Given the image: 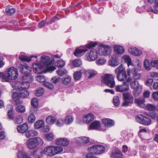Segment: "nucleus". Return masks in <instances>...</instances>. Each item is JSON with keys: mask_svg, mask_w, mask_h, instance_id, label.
Segmentation results:
<instances>
[{"mask_svg": "<svg viewBox=\"0 0 158 158\" xmlns=\"http://www.w3.org/2000/svg\"><path fill=\"white\" fill-rule=\"evenodd\" d=\"M22 81L20 82L14 81L11 84L13 88L18 92H14V97L18 95L23 98H27L29 92L27 89L30 87V83L32 81V77L30 76H23Z\"/></svg>", "mask_w": 158, "mask_h": 158, "instance_id": "f257e3e1", "label": "nucleus"}, {"mask_svg": "<svg viewBox=\"0 0 158 158\" xmlns=\"http://www.w3.org/2000/svg\"><path fill=\"white\" fill-rule=\"evenodd\" d=\"M18 76V71L14 67H11L6 71L5 74L0 72V79L3 82H8L11 80L17 79Z\"/></svg>", "mask_w": 158, "mask_h": 158, "instance_id": "f03ea898", "label": "nucleus"}, {"mask_svg": "<svg viewBox=\"0 0 158 158\" xmlns=\"http://www.w3.org/2000/svg\"><path fill=\"white\" fill-rule=\"evenodd\" d=\"M40 64L48 71H53L56 69L54 65V61L51 60L49 57L45 55L42 56L40 59Z\"/></svg>", "mask_w": 158, "mask_h": 158, "instance_id": "7ed1b4c3", "label": "nucleus"}, {"mask_svg": "<svg viewBox=\"0 0 158 158\" xmlns=\"http://www.w3.org/2000/svg\"><path fill=\"white\" fill-rule=\"evenodd\" d=\"M63 151L62 148L57 146H51L45 147L44 150V154L47 156H53Z\"/></svg>", "mask_w": 158, "mask_h": 158, "instance_id": "20e7f679", "label": "nucleus"}, {"mask_svg": "<svg viewBox=\"0 0 158 158\" xmlns=\"http://www.w3.org/2000/svg\"><path fill=\"white\" fill-rule=\"evenodd\" d=\"M43 143V140L40 138L35 137L28 139L27 141L26 145L28 148L33 149L38 145H42Z\"/></svg>", "mask_w": 158, "mask_h": 158, "instance_id": "39448f33", "label": "nucleus"}, {"mask_svg": "<svg viewBox=\"0 0 158 158\" xmlns=\"http://www.w3.org/2000/svg\"><path fill=\"white\" fill-rule=\"evenodd\" d=\"M98 44L97 42H90L86 44V48H77L74 53V55L77 57H79L83 55L87 51V48H90L95 47Z\"/></svg>", "mask_w": 158, "mask_h": 158, "instance_id": "423d86ee", "label": "nucleus"}, {"mask_svg": "<svg viewBox=\"0 0 158 158\" xmlns=\"http://www.w3.org/2000/svg\"><path fill=\"white\" fill-rule=\"evenodd\" d=\"M103 82L110 88H113L115 85L114 76L112 74H106L102 77Z\"/></svg>", "mask_w": 158, "mask_h": 158, "instance_id": "0eeeda50", "label": "nucleus"}, {"mask_svg": "<svg viewBox=\"0 0 158 158\" xmlns=\"http://www.w3.org/2000/svg\"><path fill=\"white\" fill-rule=\"evenodd\" d=\"M105 150L104 146L99 144L94 145L89 147L88 152L92 154L98 155L103 152Z\"/></svg>", "mask_w": 158, "mask_h": 158, "instance_id": "6e6552de", "label": "nucleus"}, {"mask_svg": "<svg viewBox=\"0 0 158 158\" xmlns=\"http://www.w3.org/2000/svg\"><path fill=\"white\" fill-rule=\"evenodd\" d=\"M130 86L132 89H135L133 92L134 96H138L141 92L142 85H139L138 81L134 80L131 82Z\"/></svg>", "mask_w": 158, "mask_h": 158, "instance_id": "1a4fd4ad", "label": "nucleus"}, {"mask_svg": "<svg viewBox=\"0 0 158 158\" xmlns=\"http://www.w3.org/2000/svg\"><path fill=\"white\" fill-rule=\"evenodd\" d=\"M136 120L139 123L145 125H149L151 123V119L142 114H139L136 117Z\"/></svg>", "mask_w": 158, "mask_h": 158, "instance_id": "9d476101", "label": "nucleus"}, {"mask_svg": "<svg viewBox=\"0 0 158 158\" xmlns=\"http://www.w3.org/2000/svg\"><path fill=\"white\" fill-rule=\"evenodd\" d=\"M86 58L87 60L91 61L95 60L98 57V52L94 49H91L86 54Z\"/></svg>", "mask_w": 158, "mask_h": 158, "instance_id": "9b49d317", "label": "nucleus"}, {"mask_svg": "<svg viewBox=\"0 0 158 158\" xmlns=\"http://www.w3.org/2000/svg\"><path fill=\"white\" fill-rule=\"evenodd\" d=\"M111 50L110 47L105 45H101L99 47L98 53L101 55L106 56L111 53Z\"/></svg>", "mask_w": 158, "mask_h": 158, "instance_id": "f8f14e48", "label": "nucleus"}, {"mask_svg": "<svg viewBox=\"0 0 158 158\" xmlns=\"http://www.w3.org/2000/svg\"><path fill=\"white\" fill-rule=\"evenodd\" d=\"M20 69V72L26 74L24 76H31L32 77H33L30 74V73L31 71V68L28 66L27 64H24L23 65L22 64H21V66L19 67Z\"/></svg>", "mask_w": 158, "mask_h": 158, "instance_id": "ddd939ff", "label": "nucleus"}, {"mask_svg": "<svg viewBox=\"0 0 158 158\" xmlns=\"http://www.w3.org/2000/svg\"><path fill=\"white\" fill-rule=\"evenodd\" d=\"M32 66L34 72L36 73H42L44 70H46L44 67L40 63H34L33 64Z\"/></svg>", "mask_w": 158, "mask_h": 158, "instance_id": "4468645a", "label": "nucleus"}, {"mask_svg": "<svg viewBox=\"0 0 158 158\" xmlns=\"http://www.w3.org/2000/svg\"><path fill=\"white\" fill-rule=\"evenodd\" d=\"M127 73L128 76L131 77L135 80L138 79L140 76V73H138L135 68H133L131 70H127Z\"/></svg>", "mask_w": 158, "mask_h": 158, "instance_id": "2eb2a0df", "label": "nucleus"}, {"mask_svg": "<svg viewBox=\"0 0 158 158\" xmlns=\"http://www.w3.org/2000/svg\"><path fill=\"white\" fill-rule=\"evenodd\" d=\"M110 156L112 158H124L120 150L117 148L113 150L110 153Z\"/></svg>", "mask_w": 158, "mask_h": 158, "instance_id": "dca6fc26", "label": "nucleus"}, {"mask_svg": "<svg viewBox=\"0 0 158 158\" xmlns=\"http://www.w3.org/2000/svg\"><path fill=\"white\" fill-rule=\"evenodd\" d=\"M115 88L116 91L120 92L127 91L129 89L128 85L126 82H124L122 85L116 86Z\"/></svg>", "mask_w": 158, "mask_h": 158, "instance_id": "f3484780", "label": "nucleus"}, {"mask_svg": "<svg viewBox=\"0 0 158 158\" xmlns=\"http://www.w3.org/2000/svg\"><path fill=\"white\" fill-rule=\"evenodd\" d=\"M118 57V56L117 54L113 55L112 56V59L109 62V65L113 67L118 66L119 64Z\"/></svg>", "mask_w": 158, "mask_h": 158, "instance_id": "a211bd4d", "label": "nucleus"}, {"mask_svg": "<svg viewBox=\"0 0 158 158\" xmlns=\"http://www.w3.org/2000/svg\"><path fill=\"white\" fill-rule=\"evenodd\" d=\"M69 142V141L67 138H63L58 139L56 140V143L57 145L66 146Z\"/></svg>", "mask_w": 158, "mask_h": 158, "instance_id": "6ab92c4d", "label": "nucleus"}, {"mask_svg": "<svg viewBox=\"0 0 158 158\" xmlns=\"http://www.w3.org/2000/svg\"><path fill=\"white\" fill-rule=\"evenodd\" d=\"M28 129V124L26 123H24L22 125L17 126V129L18 132L20 133H24Z\"/></svg>", "mask_w": 158, "mask_h": 158, "instance_id": "aec40b11", "label": "nucleus"}, {"mask_svg": "<svg viewBox=\"0 0 158 158\" xmlns=\"http://www.w3.org/2000/svg\"><path fill=\"white\" fill-rule=\"evenodd\" d=\"M102 123L106 127H109L114 124V121L109 118H104L102 120Z\"/></svg>", "mask_w": 158, "mask_h": 158, "instance_id": "412c9836", "label": "nucleus"}, {"mask_svg": "<svg viewBox=\"0 0 158 158\" xmlns=\"http://www.w3.org/2000/svg\"><path fill=\"white\" fill-rule=\"evenodd\" d=\"M128 51L131 54L134 56H138L142 53L141 51L135 48H130L128 49Z\"/></svg>", "mask_w": 158, "mask_h": 158, "instance_id": "4be33fe9", "label": "nucleus"}, {"mask_svg": "<svg viewBox=\"0 0 158 158\" xmlns=\"http://www.w3.org/2000/svg\"><path fill=\"white\" fill-rule=\"evenodd\" d=\"M94 117L92 114L89 113L84 115L83 117V120L85 123H89L93 120Z\"/></svg>", "mask_w": 158, "mask_h": 158, "instance_id": "5701e85b", "label": "nucleus"}, {"mask_svg": "<svg viewBox=\"0 0 158 158\" xmlns=\"http://www.w3.org/2000/svg\"><path fill=\"white\" fill-rule=\"evenodd\" d=\"M145 99L142 98L136 99L134 101L135 103L137 104L138 106L141 108H144L145 107Z\"/></svg>", "mask_w": 158, "mask_h": 158, "instance_id": "b1692460", "label": "nucleus"}, {"mask_svg": "<svg viewBox=\"0 0 158 158\" xmlns=\"http://www.w3.org/2000/svg\"><path fill=\"white\" fill-rule=\"evenodd\" d=\"M114 52L116 54H123L124 52L123 48L120 45H116L114 46Z\"/></svg>", "mask_w": 158, "mask_h": 158, "instance_id": "393cba45", "label": "nucleus"}, {"mask_svg": "<svg viewBox=\"0 0 158 158\" xmlns=\"http://www.w3.org/2000/svg\"><path fill=\"white\" fill-rule=\"evenodd\" d=\"M17 156L18 158H32L29 154L24 151H19Z\"/></svg>", "mask_w": 158, "mask_h": 158, "instance_id": "a878e982", "label": "nucleus"}, {"mask_svg": "<svg viewBox=\"0 0 158 158\" xmlns=\"http://www.w3.org/2000/svg\"><path fill=\"white\" fill-rule=\"evenodd\" d=\"M100 126V122L99 121H95L91 124L89 127V129L97 130L99 128Z\"/></svg>", "mask_w": 158, "mask_h": 158, "instance_id": "bb28decb", "label": "nucleus"}, {"mask_svg": "<svg viewBox=\"0 0 158 158\" xmlns=\"http://www.w3.org/2000/svg\"><path fill=\"white\" fill-rule=\"evenodd\" d=\"M38 134L37 131L33 130H29L25 133L26 136L27 138L37 136Z\"/></svg>", "mask_w": 158, "mask_h": 158, "instance_id": "cd10ccee", "label": "nucleus"}, {"mask_svg": "<svg viewBox=\"0 0 158 158\" xmlns=\"http://www.w3.org/2000/svg\"><path fill=\"white\" fill-rule=\"evenodd\" d=\"M44 154V151L41 149H38L35 150L33 152V155L36 158H41Z\"/></svg>", "mask_w": 158, "mask_h": 158, "instance_id": "c85d7f7f", "label": "nucleus"}, {"mask_svg": "<svg viewBox=\"0 0 158 158\" xmlns=\"http://www.w3.org/2000/svg\"><path fill=\"white\" fill-rule=\"evenodd\" d=\"M127 78L126 72L116 75V78L118 81H126Z\"/></svg>", "mask_w": 158, "mask_h": 158, "instance_id": "c756f323", "label": "nucleus"}, {"mask_svg": "<svg viewBox=\"0 0 158 158\" xmlns=\"http://www.w3.org/2000/svg\"><path fill=\"white\" fill-rule=\"evenodd\" d=\"M122 59L125 62L127 63V66L129 67L130 65L133 66V64L131 62V60L130 56L127 55H125L122 57Z\"/></svg>", "mask_w": 158, "mask_h": 158, "instance_id": "7c9ffc66", "label": "nucleus"}, {"mask_svg": "<svg viewBox=\"0 0 158 158\" xmlns=\"http://www.w3.org/2000/svg\"><path fill=\"white\" fill-rule=\"evenodd\" d=\"M45 123L43 120H38L34 123V127L35 129H39L43 127Z\"/></svg>", "mask_w": 158, "mask_h": 158, "instance_id": "2f4dec72", "label": "nucleus"}, {"mask_svg": "<svg viewBox=\"0 0 158 158\" xmlns=\"http://www.w3.org/2000/svg\"><path fill=\"white\" fill-rule=\"evenodd\" d=\"M126 72L125 69L122 64L119 65L115 70V73L116 75Z\"/></svg>", "mask_w": 158, "mask_h": 158, "instance_id": "473e14b6", "label": "nucleus"}, {"mask_svg": "<svg viewBox=\"0 0 158 158\" xmlns=\"http://www.w3.org/2000/svg\"><path fill=\"white\" fill-rule=\"evenodd\" d=\"M123 99H127L134 102V98L131 93L127 92L123 94Z\"/></svg>", "mask_w": 158, "mask_h": 158, "instance_id": "72a5a7b5", "label": "nucleus"}, {"mask_svg": "<svg viewBox=\"0 0 158 158\" xmlns=\"http://www.w3.org/2000/svg\"><path fill=\"white\" fill-rule=\"evenodd\" d=\"M85 70L82 69L80 71L75 72L74 74V79L77 80L80 79L82 73H85Z\"/></svg>", "mask_w": 158, "mask_h": 158, "instance_id": "f704fd0d", "label": "nucleus"}, {"mask_svg": "<svg viewBox=\"0 0 158 158\" xmlns=\"http://www.w3.org/2000/svg\"><path fill=\"white\" fill-rule=\"evenodd\" d=\"M46 121L48 124H53L55 123L56 118L53 116H49L46 118Z\"/></svg>", "mask_w": 158, "mask_h": 158, "instance_id": "c9c22d12", "label": "nucleus"}, {"mask_svg": "<svg viewBox=\"0 0 158 158\" xmlns=\"http://www.w3.org/2000/svg\"><path fill=\"white\" fill-rule=\"evenodd\" d=\"M14 122L16 124H19L22 123L23 121V118L22 115H20L15 117L13 118Z\"/></svg>", "mask_w": 158, "mask_h": 158, "instance_id": "e433bc0d", "label": "nucleus"}, {"mask_svg": "<svg viewBox=\"0 0 158 158\" xmlns=\"http://www.w3.org/2000/svg\"><path fill=\"white\" fill-rule=\"evenodd\" d=\"M151 11L154 13H158V0H155L154 5L151 8Z\"/></svg>", "mask_w": 158, "mask_h": 158, "instance_id": "4c0bfd02", "label": "nucleus"}, {"mask_svg": "<svg viewBox=\"0 0 158 158\" xmlns=\"http://www.w3.org/2000/svg\"><path fill=\"white\" fill-rule=\"evenodd\" d=\"M33 57H35L37 58L36 56H31V57H29L24 55H21L19 56V58L20 60L22 61H27L29 62L31 60V58Z\"/></svg>", "mask_w": 158, "mask_h": 158, "instance_id": "58836bf2", "label": "nucleus"}, {"mask_svg": "<svg viewBox=\"0 0 158 158\" xmlns=\"http://www.w3.org/2000/svg\"><path fill=\"white\" fill-rule=\"evenodd\" d=\"M85 73L86 74H89V77L90 78L95 76L97 74V73L96 71L92 69H89L86 71L85 70Z\"/></svg>", "mask_w": 158, "mask_h": 158, "instance_id": "ea45409f", "label": "nucleus"}, {"mask_svg": "<svg viewBox=\"0 0 158 158\" xmlns=\"http://www.w3.org/2000/svg\"><path fill=\"white\" fill-rule=\"evenodd\" d=\"M18 96H15V97H14V93L12 95V98L15 102L16 105L21 104L23 103V101L19 100V98H21Z\"/></svg>", "mask_w": 158, "mask_h": 158, "instance_id": "a19ab883", "label": "nucleus"}, {"mask_svg": "<svg viewBox=\"0 0 158 158\" xmlns=\"http://www.w3.org/2000/svg\"><path fill=\"white\" fill-rule=\"evenodd\" d=\"M73 120V118L72 116L68 115L65 117L64 121L66 124L69 125L72 123Z\"/></svg>", "mask_w": 158, "mask_h": 158, "instance_id": "79ce46f5", "label": "nucleus"}, {"mask_svg": "<svg viewBox=\"0 0 158 158\" xmlns=\"http://www.w3.org/2000/svg\"><path fill=\"white\" fill-rule=\"evenodd\" d=\"M72 64L75 67H78L82 64L81 61L79 59L75 60L72 61Z\"/></svg>", "mask_w": 158, "mask_h": 158, "instance_id": "37998d69", "label": "nucleus"}, {"mask_svg": "<svg viewBox=\"0 0 158 158\" xmlns=\"http://www.w3.org/2000/svg\"><path fill=\"white\" fill-rule=\"evenodd\" d=\"M6 14L8 15H13L15 12V10L14 8H6Z\"/></svg>", "mask_w": 158, "mask_h": 158, "instance_id": "c03bdc74", "label": "nucleus"}, {"mask_svg": "<svg viewBox=\"0 0 158 158\" xmlns=\"http://www.w3.org/2000/svg\"><path fill=\"white\" fill-rule=\"evenodd\" d=\"M64 123V121L63 119L59 118L55 121V124L58 126L61 127L63 125Z\"/></svg>", "mask_w": 158, "mask_h": 158, "instance_id": "a18cd8bd", "label": "nucleus"}, {"mask_svg": "<svg viewBox=\"0 0 158 158\" xmlns=\"http://www.w3.org/2000/svg\"><path fill=\"white\" fill-rule=\"evenodd\" d=\"M44 90L42 88H39L37 89L35 92V94L37 96H40L42 95L44 93Z\"/></svg>", "mask_w": 158, "mask_h": 158, "instance_id": "49530a36", "label": "nucleus"}, {"mask_svg": "<svg viewBox=\"0 0 158 158\" xmlns=\"http://www.w3.org/2000/svg\"><path fill=\"white\" fill-rule=\"evenodd\" d=\"M36 119L35 116L31 113L28 117V121L29 123H32L35 122Z\"/></svg>", "mask_w": 158, "mask_h": 158, "instance_id": "de8ad7c7", "label": "nucleus"}, {"mask_svg": "<svg viewBox=\"0 0 158 158\" xmlns=\"http://www.w3.org/2000/svg\"><path fill=\"white\" fill-rule=\"evenodd\" d=\"M16 110L18 112L23 113L25 112V108L24 106L19 105L16 108Z\"/></svg>", "mask_w": 158, "mask_h": 158, "instance_id": "09e8293b", "label": "nucleus"}, {"mask_svg": "<svg viewBox=\"0 0 158 158\" xmlns=\"http://www.w3.org/2000/svg\"><path fill=\"white\" fill-rule=\"evenodd\" d=\"M133 103V101H131L129 100L123 99V102L122 105L123 106L127 107L130 104Z\"/></svg>", "mask_w": 158, "mask_h": 158, "instance_id": "8fccbe9b", "label": "nucleus"}, {"mask_svg": "<svg viewBox=\"0 0 158 158\" xmlns=\"http://www.w3.org/2000/svg\"><path fill=\"white\" fill-rule=\"evenodd\" d=\"M58 74L60 76H63L67 73V71L64 69H60L57 71Z\"/></svg>", "mask_w": 158, "mask_h": 158, "instance_id": "3c124183", "label": "nucleus"}, {"mask_svg": "<svg viewBox=\"0 0 158 158\" xmlns=\"http://www.w3.org/2000/svg\"><path fill=\"white\" fill-rule=\"evenodd\" d=\"M71 78L70 77L67 76L66 77L63 78L62 81L63 84L65 85L69 84L71 81Z\"/></svg>", "mask_w": 158, "mask_h": 158, "instance_id": "603ef678", "label": "nucleus"}, {"mask_svg": "<svg viewBox=\"0 0 158 158\" xmlns=\"http://www.w3.org/2000/svg\"><path fill=\"white\" fill-rule=\"evenodd\" d=\"M45 137L47 140L51 141L53 139L54 135L52 133H48L45 135Z\"/></svg>", "mask_w": 158, "mask_h": 158, "instance_id": "864d4df0", "label": "nucleus"}, {"mask_svg": "<svg viewBox=\"0 0 158 158\" xmlns=\"http://www.w3.org/2000/svg\"><path fill=\"white\" fill-rule=\"evenodd\" d=\"M106 61L105 59L103 58H100L96 60V64L98 65H101L104 64Z\"/></svg>", "mask_w": 158, "mask_h": 158, "instance_id": "5fc2aeb1", "label": "nucleus"}, {"mask_svg": "<svg viewBox=\"0 0 158 158\" xmlns=\"http://www.w3.org/2000/svg\"><path fill=\"white\" fill-rule=\"evenodd\" d=\"M10 106V108L11 109L8 112L7 114L8 118L10 119H12L14 118L13 109L12 108V106Z\"/></svg>", "mask_w": 158, "mask_h": 158, "instance_id": "6e6d98bb", "label": "nucleus"}, {"mask_svg": "<svg viewBox=\"0 0 158 158\" xmlns=\"http://www.w3.org/2000/svg\"><path fill=\"white\" fill-rule=\"evenodd\" d=\"M144 66L145 69L147 70H150V67L149 65V62L148 60H145L144 62Z\"/></svg>", "mask_w": 158, "mask_h": 158, "instance_id": "4d7b16f0", "label": "nucleus"}, {"mask_svg": "<svg viewBox=\"0 0 158 158\" xmlns=\"http://www.w3.org/2000/svg\"><path fill=\"white\" fill-rule=\"evenodd\" d=\"M113 103L114 106H118L119 104V100L118 96L114 97L113 98Z\"/></svg>", "mask_w": 158, "mask_h": 158, "instance_id": "13d9d810", "label": "nucleus"}, {"mask_svg": "<svg viewBox=\"0 0 158 158\" xmlns=\"http://www.w3.org/2000/svg\"><path fill=\"white\" fill-rule=\"evenodd\" d=\"M146 109L150 111L154 110L156 109V107L154 105L151 104H148L146 107Z\"/></svg>", "mask_w": 158, "mask_h": 158, "instance_id": "bf43d9fd", "label": "nucleus"}, {"mask_svg": "<svg viewBox=\"0 0 158 158\" xmlns=\"http://www.w3.org/2000/svg\"><path fill=\"white\" fill-rule=\"evenodd\" d=\"M153 81V79L152 78H148L145 81V84L148 86H151Z\"/></svg>", "mask_w": 158, "mask_h": 158, "instance_id": "052dcab7", "label": "nucleus"}, {"mask_svg": "<svg viewBox=\"0 0 158 158\" xmlns=\"http://www.w3.org/2000/svg\"><path fill=\"white\" fill-rule=\"evenodd\" d=\"M31 105L35 107H36L38 105V101L37 98H34L31 101Z\"/></svg>", "mask_w": 158, "mask_h": 158, "instance_id": "680f3d73", "label": "nucleus"}, {"mask_svg": "<svg viewBox=\"0 0 158 158\" xmlns=\"http://www.w3.org/2000/svg\"><path fill=\"white\" fill-rule=\"evenodd\" d=\"M35 78L36 80L39 82H44L45 80L44 77L40 75L36 77Z\"/></svg>", "mask_w": 158, "mask_h": 158, "instance_id": "e2e57ef3", "label": "nucleus"}, {"mask_svg": "<svg viewBox=\"0 0 158 158\" xmlns=\"http://www.w3.org/2000/svg\"><path fill=\"white\" fill-rule=\"evenodd\" d=\"M43 85L44 86L50 89H52L53 88V85L49 82H45L44 83Z\"/></svg>", "mask_w": 158, "mask_h": 158, "instance_id": "0e129e2a", "label": "nucleus"}, {"mask_svg": "<svg viewBox=\"0 0 158 158\" xmlns=\"http://www.w3.org/2000/svg\"><path fill=\"white\" fill-rule=\"evenodd\" d=\"M89 141V139L88 137L85 136L81 137L82 143H88Z\"/></svg>", "mask_w": 158, "mask_h": 158, "instance_id": "69168bd1", "label": "nucleus"}, {"mask_svg": "<svg viewBox=\"0 0 158 158\" xmlns=\"http://www.w3.org/2000/svg\"><path fill=\"white\" fill-rule=\"evenodd\" d=\"M64 65V62L62 60H58L56 63V66L59 67H63Z\"/></svg>", "mask_w": 158, "mask_h": 158, "instance_id": "338daca9", "label": "nucleus"}, {"mask_svg": "<svg viewBox=\"0 0 158 158\" xmlns=\"http://www.w3.org/2000/svg\"><path fill=\"white\" fill-rule=\"evenodd\" d=\"M152 97L155 100L158 101V91L153 93L152 94Z\"/></svg>", "mask_w": 158, "mask_h": 158, "instance_id": "774afa93", "label": "nucleus"}]
</instances>
